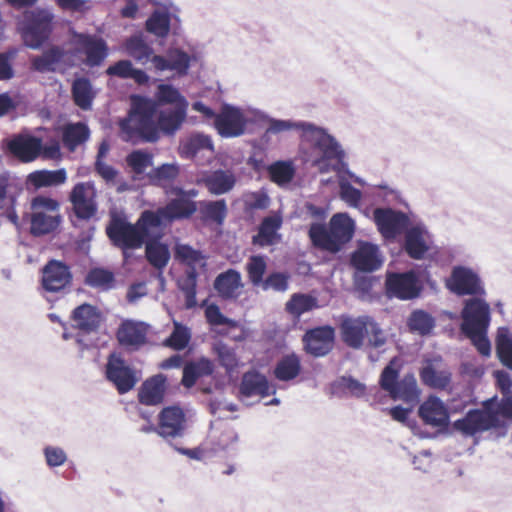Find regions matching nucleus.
<instances>
[{
    "label": "nucleus",
    "instance_id": "338daca9",
    "mask_svg": "<svg viewBox=\"0 0 512 512\" xmlns=\"http://www.w3.org/2000/svg\"><path fill=\"white\" fill-rule=\"evenodd\" d=\"M263 290L272 289L278 292H284L288 288L287 277L282 273H273L260 285Z\"/></svg>",
    "mask_w": 512,
    "mask_h": 512
},
{
    "label": "nucleus",
    "instance_id": "2eb2a0df",
    "mask_svg": "<svg viewBox=\"0 0 512 512\" xmlns=\"http://www.w3.org/2000/svg\"><path fill=\"white\" fill-rule=\"evenodd\" d=\"M96 189L92 182L78 183L70 194L75 215L84 220L92 218L97 211Z\"/></svg>",
    "mask_w": 512,
    "mask_h": 512
},
{
    "label": "nucleus",
    "instance_id": "0e129e2a",
    "mask_svg": "<svg viewBox=\"0 0 512 512\" xmlns=\"http://www.w3.org/2000/svg\"><path fill=\"white\" fill-rule=\"evenodd\" d=\"M460 371L464 376L479 379L484 375L485 367L478 359L467 358L462 361Z\"/></svg>",
    "mask_w": 512,
    "mask_h": 512
},
{
    "label": "nucleus",
    "instance_id": "3c124183",
    "mask_svg": "<svg viewBox=\"0 0 512 512\" xmlns=\"http://www.w3.org/2000/svg\"><path fill=\"white\" fill-rule=\"evenodd\" d=\"M271 180L278 185L288 184L294 176V167L291 162L278 161L268 168Z\"/></svg>",
    "mask_w": 512,
    "mask_h": 512
},
{
    "label": "nucleus",
    "instance_id": "c03bdc74",
    "mask_svg": "<svg viewBox=\"0 0 512 512\" xmlns=\"http://www.w3.org/2000/svg\"><path fill=\"white\" fill-rule=\"evenodd\" d=\"M300 360L296 355H288L281 359L274 370L275 377L280 381H289L298 376Z\"/></svg>",
    "mask_w": 512,
    "mask_h": 512
},
{
    "label": "nucleus",
    "instance_id": "4c0bfd02",
    "mask_svg": "<svg viewBox=\"0 0 512 512\" xmlns=\"http://www.w3.org/2000/svg\"><path fill=\"white\" fill-rule=\"evenodd\" d=\"M16 196L7 191L5 179L0 178V216L6 217L16 228L20 227V220L15 211Z\"/></svg>",
    "mask_w": 512,
    "mask_h": 512
},
{
    "label": "nucleus",
    "instance_id": "473e14b6",
    "mask_svg": "<svg viewBox=\"0 0 512 512\" xmlns=\"http://www.w3.org/2000/svg\"><path fill=\"white\" fill-rule=\"evenodd\" d=\"M242 287L241 274L234 269L219 274L214 281L215 290L225 299L238 297Z\"/></svg>",
    "mask_w": 512,
    "mask_h": 512
},
{
    "label": "nucleus",
    "instance_id": "20e7f679",
    "mask_svg": "<svg viewBox=\"0 0 512 512\" xmlns=\"http://www.w3.org/2000/svg\"><path fill=\"white\" fill-rule=\"evenodd\" d=\"M300 139L303 144L309 146L305 160L320 173L336 170L337 164L345 157V152L337 139L325 128L314 123H306Z\"/></svg>",
    "mask_w": 512,
    "mask_h": 512
},
{
    "label": "nucleus",
    "instance_id": "aec40b11",
    "mask_svg": "<svg viewBox=\"0 0 512 512\" xmlns=\"http://www.w3.org/2000/svg\"><path fill=\"white\" fill-rule=\"evenodd\" d=\"M373 218L379 232L387 239L394 238L408 225L407 216L392 209L377 208L374 210Z\"/></svg>",
    "mask_w": 512,
    "mask_h": 512
},
{
    "label": "nucleus",
    "instance_id": "e2e57ef3",
    "mask_svg": "<svg viewBox=\"0 0 512 512\" xmlns=\"http://www.w3.org/2000/svg\"><path fill=\"white\" fill-rule=\"evenodd\" d=\"M340 198L350 207H358L362 198L360 190L354 188L347 180H339Z\"/></svg>",
    "mask_w": 512,
    "mask_h": 512
},
{
    "label": "nucleus",
    "instance_id": "423d86ee",
    "mask_svg": "<svg viewBox=\"0 0 512 512\" xmlns=\"http://www.w3.org/2000/svg\"><path fill=\"white\" fill-rule=\"evenodd\" d=\"M265 112L252 106L222 105L214 117V128L223 138H236L244 135L249 125L259 124Z\"/></svg>",
    "mask_w": 512,
    "mask_h": 512
},
{
    "label": "nucleus",
    "instance_id": "a18cd8bd",
    "mask_svg": "<svg viewBox=\"0 0 512 512\" xmlns=\"http://www.w3.org/2000/svg\"><path fill=\"white\" fill-rule=\"evenodd\" d=\"M89 137V129L82 123L69 124L63 132L64 144L73 151Z\"/></svg>",
    "mask_w": 512,
    "mask_h": 512
},
{
    "label": "nucleus",
    "instance_id": "37998d69",
    "mask_svg": "<svg viewBox=\"0 0 512 512\" xmlns=\"http://www.w3.org/2000/svg\"><path fill=\"white\" fill-rule=\"evenodd\" d=\"M496 352L501 363L512 370V335L506 327L497 331Z\"/></svg>",
    "mask_w": 512,
    "mask_h": 512
},
{
    "label": "nucleus",
    "instance_id": "393cba45",
    "mask_svg": "<svg viewBox=\"0 0 512 512\" xmlns=\"http://www.w3.org/2000/svg\"><path fill=\"white\" fill-rule=\"evenodd\" d=\"M369 325H371V317L369 316H360L344 320L341 326L344 342L352 348H360L363 344L364 337L369 335Z\"/></svg>",
    "mask_w": 512,
    "mask_h": 512
},
{
    "label": "nucleus",
    "instance_id": "680f3d73",
    "mask_svg": "<svg viewBox=\"0 0 512 512\" xmlns=\"http://www.w3.org/2000/svg\"><path fill=\"white\" fill-rule=\"evenodd\" d=\"M205 316L209 324H211L212 326L225 325L232 329L238 327V322L225 317L221 313L219 307L215 304H210L206 307Z\"/></svg>",
    "mask_w": 512,
    "mask_h": 512
},
{
    "label": "nucleus",
    "instance_id": "412c9836",
    "mask_svg": "<svg viewBox=\"0 0 512 512\" xmlns=\"http://www.w3.org/2000/svg\"><path fill=\"white\" fill-rule=\"evenodd\" d=\"M237 182L235 173L229 169H218L204 173L198 180L213 195L227 194L233 190Z\"/></svg>",
    "mask_w": 512,
    "mask_h": 512
},
{
    "label": "nucleus",
    "instance_id": "ddd939ff",
    "mask_svg": "<svg viewBox=\"0 0 512 512\" xmlns=\"http://www.w3.org/2000/svg\"><path fill=\"white\" fill-rule=\"evenodd\" d=\"M386 289L389 296L408 300L419 295L421 285L413 271L389 273L386 278Z\"/></svg>",
    "mask_w": 512,
    "mask_h": 512
},
{
    "label": "nucleus",
    "instance_id": "603ef678",
    "mask_svg": "<svg viewBox=\"0 0 512 512\" xmlns=\"http://www.w3.org/2000/svg\"><path fill=\"white\" fill-rule=\"evenodd\" d=\"M180 173V166L177 163H165L161 166L154 168L149 173L152 182L163 185L167 182L173 181Z\"/></svg>",
    "mask_w": 512,
    "mask_h": 512
},
{
    "label": "nucleus",
    "instance_id": "f8f14e48",
    "mask_svg": "<svg viewBox=\"0 0 512 512\" xmlns=\"http://www.w3.org/2000/svg\"><path fill=\"white\" fill-rule=\"evenodd\" d=\"M447 288L457 295H482V281L473 269L466 266H456L452 269L446 281Z\"/></svg>",
    "mask_w": 512,
    "mask_h": 512
},
{
    "label": "nucleus",
    "instance_id": "a211bd4d",
    "mask_svg": "<svg viewBox=\"0 0 512 512\" xmlns=\"http://www.w3.org/2000/svg\"><path fill=\"white\" fill-rule=\"evenodd\" d=\"M186 419L184 412L177 406L164 408L159 414L157 433L163 438H176L184 434Z\"/></svg>",
    "mask_w": 512,
    "mask_h": 512
},
{
    "label": "nucleus",
    "instance_id": "052dcab7",
    "mask_svg": "<svg viewBox=\"0 0 512 512\" xmlns=\"http://www.w3.org/2000/svg\"><path fill=\"white\" fill-rule=\"evenodd\" d=\"M243 202L249 209L263 210L269 207L270 197L264 190H258L253 192H246L243 194Z\"/></svg>",
    "mask_w": 512,
    "mask_h": 512
},
{
    "label": "nucleus",
    "instance_id": "c85d7f7f",
    "mask_svg": "<svg viewBox=\"0 0 512 512\" xmlns=\"http://www.w3.org/2000/svg\"><path fill=\"white\" fill-rule=\"evenodd\" d=\"M71 274L66 265L58 261L49 262L43 269L42 283L45 290L56 292L66 287Z\"/></svg>",
    "mask_w": 512,
    "mask_h": 512
},
{
    "label": "nucleus",
    "instance_id": "2f4dec72",
    "mask_svg": "<svg viewBox=\"0 0 512 512\" xmlns=\"http://www.w3.org/2000/svg\"><path fill=\"white\" fill-rule=\"evenodd\" d=\"M147 327L144 323L125 321L117 332L119 342L129 348L137 349L146 340Z\"/></svg>",
    "mask_w": 512,
    "mask_h": 512
},
{
    "label": "nucleus",
    "instance_id": "0eeeda50",
    "mask_svg": "<svg viewBox=\"0 0 512 512\" xmlns=\"http://www.w3.org/2000/svg\"><path fill=\"white\" fill-rule=\"evenodd\" d=\"M355 222L347 213H337L329 222V229L321 224H313L309 235L312 242L322 249L337 252L349 242L354 234Z\"/></svg>",
    "mask_w": 512,
    "mask_h": 512
},
{
    "label": "nucleus",
    "instance_id": "9d476101",
    "mask_svg": "<svg viewBox=\"0 0 512 512\" xmlns=\"http://www.w3.org/2000/svg\"><path fill=\"white\" fill-rule=\"evenodd\" d=\"M395 360L385 367L381 374V387L389 392L395 400L405 402H415L420 396V389L416 378L412 374L405 375L400 381H397L398 371L394 368Z\"/></svg>",
    "mask_w": 512,
    "mask_h": 512
},
{
    "label": "nucleus",
    "instance_id": "f704fd0d",
    "mask_svg": "<svg viewBox=\"0 0 512 512\" xmlns=\"http://www.w3.org/2000/svg\"><path fill=\"white\" fill-rule=\"evenodd\" d=\"M126 53L133 57L138 63L142 65L150 64L149 69L153 70L152 58L156 57L151 47H149L140 36H132L126 40L125 44Z\"/></svg>",
    "mask_w": 512,
    "mask_h": 512
},
{
    "label": "nucleus",
    "instance_id": "1a4fd4ad",
    "mask_svg": "<svg viewBox=\"0 0 512 512\" xmlns=\"http://www.w3.org/2000/svg\"><path fill=\"white\" fill-rule=\"evenodd\" d=\"M73 56L89 67H96L108 56L106 42L97 35L74 32L70 38Z\"/></svg>",
    "mask_w": 512,
    "mask_h": 512
},
{
    "label": "nucleus",
    "instance_id": "bb28decb",
    "mask_svg": "<svg viewBox=\"0 0 512 512\" xmlns=\"http://www.w3.org/2000/svg\"><path fill=\"white\" fill-rule=\"evenodd\" d=\"M275 387L271 385L267 378L255 371L246 372L240 384V395L244 398L258 396L264 398L275 393Z\"/></svg>",
    "mask_w": 512,
    "mask_h": 512
},
{
    "label": "nucleus",
    "instance_id": "f3484780",
    "mask_svg": "<svg viewBox=\"0 0 512 512\" xmlns=\"http://www.w3.org/2000/svg\"><path fill=\"white\" fill-rule=\"evenodd\" d=\"M107 378L113 382L119 393L124 394L134 388L139 377L118 356L111 355L106 366Z\"/></svg>",
    "mask_w": 512,
    "mask_h": 512
},
{
    "label": "nucleus",
    "instance_id": "09e8293b",
    "mask_svg": "<svg viewBox=\"0 0 512 512\" xmlns=\"http://www.w3.org/2000/svg\"><path fill=\"white\" fill-rule=\"evenodd\" d=\"M64 54L61 49L54 47L46 51L42 56L33 60V66L38 71H50L57 69L58 64L62 61Z\"/></svg>",
    "mask_w": 512,
    "mask_h": 512
},
{
    "label": "nucleus",
    "instance_id": "ea45409f",
    "mask_svg": "<svg viewBox=\"0 0 512 512\" xmlns=\"http://www.w3.org/2000/svg\"><path fill=\"white\" fill-rule=\"evenodd\" d=\"M66 171L64 169L49 171H35L28 176V181L36 188L57 186L66 181Z\"/></svg>",
    "mask_w": 512,
    "mask_h": 512
},
{
    "label": "nucleus",
    "instance_id": "4d7b16f0",
    "mask_svg": "<svg viewBox=\"0 0 512 512\" xmlns=\"http://www.w3.org/2000/svg\"><path fill=\"white\" fill-rule=\"evenodd\" d=\"M128 166L136 174H142L153 164V155L147 151L135 150L126 158Z\"/></svg>",
    "mask_w": 512,
    "mask_h": 512
},
{
    "label": "nucleus",
    "instance_id": "72a5a7b5",
    "mask_svg": "<svg viewBox=\"0 0 512 512\" xmlns=\"http://www.w3.org/2000/svg\"><path fill=\"white\" fill-rule=\"evenodd\" d=\"M41 147L40 139L26 135L17 136L9 143L11 152L24 162L34 160L38 156Z\"/></svg>",
    "mask_w": 512,
    "mask_h": 512
},
{
    "label": "nucleus",
    "instance_id": "c9c22d12",
    "mask_svg": "<svg viewBox=\"0 0 512 512\" xmlns=\"http://www.w3.org/2000/svg\"><path fill=\"white\" fill-rule=\"evenodd\" d=\"M175 259L187 265L196 274L197 269L206 266V257L199 251L187 244L177 243L175 246Z\"/></svg>",
    "mask_w": 512,
    "mask_h": 512
},
{
    "label": "nucleus",
    "instance_id": "6ab92c4d",
    "mask_svg": "<svg viewBox=\"0 0 512 512\" xmlns=\"http://www.w3.org/2000/svg\"><path fill=\"white\" fill-rule=\"evenodd\" d=\"M384 262L379 247L370 242H358L357 249L351 257L352 265L359 271L373 272L378 270Z\"/></svg>",
    "mask_w": 512,
    "mask_h": 512
},
{
    "label": "nucleus",
    "instance_id": "b1692460",
    "mask_svg": "<svg viewBox=\"0 0 512 512\" xmlns=\"http://www.w3.org/2000/svg\"><path fill=\"white\" fill-rule=\"evenodd\" d=\"M283 224V217L280 212H273L261 221L258 232L253 236V244L260 247H267L277 244L281 240L279 230Z\"/></svg>",
    "mask_w": 512,
    "mask_h": 512
},
{
    "label": "nucleus",
    "instance_id": "f257e3e1",
    "mask_svg": "<svg viewBox=\"0 0 512 512\" xmlns=\"http://www.w3.org/2000/svg\"><path fill=\"white\" fill-rule=\"evenodd\" d=\"M170 202L156 212L144 211L136 224L125 219L113 216L106 232L114 245L126 249H136L143 245L148 237H159L161 226L174 219L187 218L196 210V203L192 201L198 196L196 189L184 190L179 186H171L166 190Z\"/></svg>",
    "mask_w": 512,
    "mask_h": 512
},
{
    "label": "nucleus",
    "instance_id": "69168bd1",
    "mask_svg": "<svg viewBox=\"0 0 512 512\" xmlns=\"http://www.w3.org/2000/svg\"><path fill=\"white\" fill-rule=\"evenodd\" d=\"M205 213L208 218L222 223L227 213V206L225 200H217L207 203L205 207Z\"/></svg>",
    "mask_w": 512,
    "mask_h": 512
},
{
    "label": "nucleus",
    "instance_id": "774afa93",
    "mask_svg": "<svg viewBox=\"0 0 512 512\" xmlns=\"http://www.w3.org/2000/svg\"><path fill=\"white\" fill-rule=\"evenodd\" d=\"M238 434L234 429L224 430L217 438L216 446L213 448L214 452L224 451L232 448L238 442Z\"/></svg>",
    "mask_w": 512,
    "mask_h": 512
},
{
    "label": "nucleus",
    "instance_id": "e433bc0d",
    "mask_svg": "<svg viewBox=\"0 0 512 512\" xmlns=\"http://www.w3.org/2000/svg\"><path fill=\"white\" fill-rule=\"evenodd\" d=\"M260 123H266L267 128L264 132V137L268 138L273 135H279L282 133L290 132V131H299L300 134L304 130V126L306 125V121H294V120H284V119H275L269 117L265 113V118L262 119Z\"/></svg>",
    "mask_w": 512,
    "mask_h": 512
},
{
    "label": "nucleus",
    "instance_id": "5fc2aeb1",
    "mask_svg": "<svg viewBox=\"0 0 512 512\" xmlns=\"http://www.w3.org/2000/svg\"><path fill=\"white\" fill-rule=\"evenodd\" d=\"M212 349L217 355L221 366H223L227 371H232L238 366V359L234 349L222 341L215 342Z\"/></svg>",
    "mask_w": 512,
    "mask_h": 512
},
{
    "label": "nucleus",
    "instance_id": "cd10ccee",
    "mask_svg": "<svg viewBox=\"0 0 512 512\" xmlns=\"http://www.w3.org/2000/svg\"><path fill=\"white\" fill-rule=\"evenodd\" d=\"M431 244V236L422 225H416L406 232L405 250L412 258H423Z\"/></svg>",
    "mask_w": 512,
    "mask_h": 512
},
{
    "label": "nucleus",
    "instance_id": "9b49d317",
    "mask_svg": "<svg viewBox=\"0 0 512 512\" xmlns=\"http://www.w3.org/2000/svg\"><path fill=\"white\" fill-rule=\"evenodd\" d=\"M52 19L53 14L47 9L26 12L20 28L25 45L39 48L49 35Z\"/></svg>",
    "mask_w": 512,
    "mask_h": 512
},
{
    "label": "nucleus",
    "instance_id": "13d9d810",
    "mask_svg": "<svg viewBox=\"0 0 512 512\" xmlns=\"http://www.w3.org/2000/svg\"><path fill=\"white\" fill-rule=\"evenodd\" d=\"M114 280L113 274L105 269H92L86 276V283L94 288L107 290L112 287Z\"/></svg>",
    "mask_w": 512,
    "mask_h": 512
},
{
    "label": "nucleus",
    "instance_id": "4468645a",
    "mask_svg": "<svg viewBox=\"0 0 512 512\" xmlns=\"http://www.w3.org/2000/svg\"><path fill=\"white\" fill-rule=\"evenodd\" d=\"M178 152L182 158L195 159L199 164H204L213 157V141L208 135L195 133L180 143Z\"/></svg>",
    "mask_w": 512,
    "mask_h": 512
},
{
    "label": "nucleus",
    "instance_id": "6e6552de",
    "mask_svg": "<svg viewBox=\"0 0 512 512\" xmlns=\"http://www.w3.org/2000/svg\"><path fill=\"white\" fill-rule=\"evenodd\" d=\"M60 205L55 199L37 196L31 201V233L35 236L48 234L60 224Z\"/></svg>",
    "mask_w": 512,
    "mask_h": 512
},
{
    "label": "nucleus",
    "instance_id": "79ce46f5",
    "mask_svg": "<svg viewBox=\"0 0 512 512\" xmlns=\"http://www.w3.org/2000/svg\"><path fill=\"white\" fill-rule=\"evenodd\" d=\"M157 237H148L143 242L146 243V256L149 262L157 269L164 268L169 259H170V252L166 245L157 243V242H151V240L156 239Z\"/></svg>",
    "mask_w": 512,
    "mask_h": 512
},
{
    "label": "nucleus",
    "instance_id": "5701e85b",
    "mask_svg": "<svg viewBox=\"0 0 512 512\" xmlns=\"http://www.w3.org/2000/svg\"><path fill=\"white\" fill-rule=\"evenodd\" d=\"M421 380L424 384L435 389H445L451 382L452 373L440 357L428 360L422 368Z\"/></svg>",
    "mask_w": 512,
    "mask_h": 512
},
{
    "label": "nucleus",
    "instance_id": "de8ad7c7",
    "mask_svg": "<svg viewBox=\"0 0 512 512\" xmlns=\"http://www.w3.org/2000/svg\"><path fill=\"white\" fill-rule=\"evenodd\" d=\"M317 306L316 299L305 294H294L286 304L287 311L299 317Z\"/></svg>",
    "mask_w": 512,
    "mask_h": 512
},
{
    "label": "nucleus",
    "instance_id": "6e6d98bb",
    "mask_svg": "<svg viewBox=\"0 0 512 512\" xmlns=\"http://www.w3.org/2000/svg\"><path fill=\"white\" fill-rule=\"evenodd\" d=\"M191 339L190 330L178 322H174V330L165 340V345L174 350H183Z\"/></svg>",
    "mask_w": 512,
    "mask_h": 512
},
{
    "label": "nucleus",
    "instance_id": "f03ea898",
    "mask_svg": "<svg viewBox=\"0 0 512 512\" xmlns=\"http://www.w3.org/2000/svg\"><path fill=\"white\" fill-rule=\"evenodd\" d=\"M187 108L165 109L158 112L157 103L143 97L133 98V106L127 118L122 119L120 135L125 141L142 139L155 142L159 133L175 134L186 119Z\"/></svg>",
    "mask_w": 512,
    "mask_h": 512
},
{
    "label": "nucleus",
    "instance_id": "c756f323",
    "mask_svg": "<svg viewBox=\"0 0 512 512\" xmlns=\"http://www.w3.org/2000/svg\"><path fill=\"white\" fill-rule=\"evenodd\" d=\"M73 327L82 333L89 334L96 331L101 322V315L96 307L82 304L72 313Z\"/></svg>",
    "mask_w": 512,
    "mask_h": 512
},
{
    "label": "nucleus",
    "instance_id": "8fccbe9b",
    "mask_svg": "<svg viewBox=\"0 0 512 512\" xmlns=\"http://www.w3.org/2000/svg\"><path fill=\"white\" fill-rule=\"evenodd\" d=\"M434 325V319L422 310L414 311L408 319V326L410 330L420 335L430 333Z\"/></svg>",
    "mask_w": 512,
    "mask_h": 512
},
{
    "label": "nucleus",
    "instance_id": "58836bf2",
    "mask_svg": "<svg viewBox=\"0 0 512 512\" xmlns=\"http://www.w3.org/2000/svg\"><path fill=\"white\" fill-rule=\"evenodd\" d=\"M155 99L153 101L157 103V106L159 104H170L174 105V108H188V101L176 87L170 84L158 85Z\"/></svg>",
    "mask_w": 512,
    "mask_h": 512
},
{
    "label": "nucleus",
    "instance_id": "39448f33",
    "mask_svg": "<svg viewBox=\"0 0 512 512\" xmlns=\"http://www.w3.org/2000/svg\"><path fill=\"white\" fill-rule=\"evenodd\" d=\"M462 319V332L471 340L482 356L489 357L491 355V343L487 337L491 320L489 304L479 298L466 300L462 310Z\"/></svg>",
    "mask_w": 512,
    "mask_h": 512
},
{
    "label": "nucleus",
    "instance_id": "dca6fc26",
    "mask_svg": "<svg viewBox=\"0 0 512 512\" xmlns=\"http://www.w3.org/2000/svg\"><path fill=\"white\" fill-rule=\"evenodd\" d=\"M192 57L179 48L169 49L165 56L158 55L152 58L153 70L157 73L167 71L177 76L187 75L191 66Z\"/></svg>",
    "mask_w": 512,
    "mask_h": 512
},
{
    "label": "nucleus",
    "instance_id": "864d4df0",
    "mask_svg": "<svg viewBox=\"0 0 512 512\" xmlns=\"http://www.w3.org/2000/svg\"><path fill=\"white\" fill-rule=\"evenodd\" d=\"M267 269V263L263 256H251L246 263V271L250 282L254 286H260L263 283V276Z\"/></svg>",
    "mask_w": 512,
    "mask_h": 512
},
{
    "label": "nucleus",
    "instance_id": "49530a36",
    "mask_svg": "<svg viewBox=\"0 0 512 512\" xmlns=\"http://www.w3.org/2000/svg\"><path fill=\"white\" fill-rule=\"evenodd\" d=\"M146 29L158 37H165L170 29V18L166 11L156 10L146 21Z\"/></svg>",
    "mask_w": 512,
    "mask_h": 512
},
{
    "label": "nucleus",
    "instance_id": "7c9ffc66",
    "mask_svg": "<svg viewBox=\"0 0 512 512\" xmlns=\"http://www.w3.org/2000/svg\"><path fill=\"white\" fill-rule=\"evenodd\" d=\"M166 377L157 374L143 382L138 393L140 403L157 405L163 401L166 390Z\"/></svg>",
    "mask_w": 512,
    "mask_h": 512
},
{
    "label": "nucleus",
    "instance_id": "a19ab883",
    "mask_svg": "<svg viewBox=\"0 0 512 512\" xmlns=\"http://www.w3.org/2000/svg\"><path fill=\"white\" fill-rule=\"evenodd\" d=\"M72 94L75 103L83 110H88L91 108L96 92L88 79L78 78L73 82Z\"/></svg>",
    "mask_w": 512,
    "mask_h": 512
},
{
    "label": "nucleus",
    "instance_id": "a878e982",
    "mask_svg": "<svg viewBox=\"0 0 512 512\" xmlns=\"http://www.w3.org/2000/svg\"><path fill=\"white\" fill-rule=\"evenodd\" d=\"M306 351L316 357L326 355L333 347L334 330L320 327L307 332L303 338Z\"/></svg>",
    "mask_w": 512,
    "mask_h": 512
},
{
    "label": "nucleus",
    "instance_id": "7ed1b4c3",
    "mask_svg": "<svg viewBox=\"0 0 512 512\" xmlns=\"http://www.w3.org/2000/svg\"><path fill=\"white\" fill-rule=\"evenodd\" d=\"M496 383L503 393L500 402L489 400L483 409L471 410L462 419L454 422V429L465 436H474L477 433L495 428L498 436L506 434V428L512 421V380L505 371H495Z\"/></svg>",
    "mask_w": 512,
    "mask_h": 512
},
{
    "label": "nucleus",
    "instance_id": "4be33fe9",
    "mask_svg": "<svg viewBox=\"0 0 512 512\" xmlns=\"http://www.w3.org/2000/svg\"><path fill=\"white\" fill-rule=\"evenodd\" d=\"M419 416L425 424L444 428L449 422V412L444 402L436 397H428L419 407Z\"/></svg>",
    "mask_w": 512,
    "mask_h": 512
},
{
    "label": "nucleus",
    "instance_id": "bf43d9fd",
    "mask_svg": "<svg viewBox=\"0 0 512 512\" xmlns=\"http://www.w3.org/2000/svg\"><path fill=\"white\" fill-rule=\"evenodd\" d=\"M43 456L45 459L46 465L50 469L58 468L63 466L67 460L68 455L66 451L55 445H47L43 448Z\"/></svg>",
    "mask_w": 512,
    "mask_h": 512
}]
</instances>
